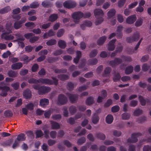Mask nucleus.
<instances>
[{"label": "nucleus", "instance_id": "nucleus-9", "mask_svg": "<svg viewBox=\"0 0 151 151\" xmlns=\"http://www.w3.org/2000/svg\"><path fill=\"white\" fill-rule=\"evenodd\" d=\"M76 5L75 2L72 1H67L63 3V6L67 8L73 7Z\"/></svg>", "mask_w": 151, "mask_h": 151}, {"label": "nucleus", "instance_id": "nucleus-20", "mask_svg": "<svg viewBox=\"0 0 151 151\" xmlns=\"http://www.w3.org/2000/svg\"><path fill=\"white\" fill-rule=\"evenodd\" d=\"M58 44L59 47L62 48H65L66 46V43L65 42L62 40H60L58 41Z\"/></svg>", "mask_w": 151, "mask_h": 151}, {"label": "nucleus", "instance_id": "nucleus-6", "mask_svg": "<svg viewBox=\"0 0 151 151\" xmlns=\"http://www.w3.org/2000/svg\"><path fill=\"white\" fill-rule=\"evenodd\" d=\"M142 135L141 134L139 133H135L133 134L131 137L128 139L127 142H135L137 141V137Z\"/></svg>", "mask_w": 151, "mask_h": 151}, {"label": "nucleus", "instance_id": "nucleus-61", "mask_svg": "<svg viewBox=\"0 0 151 151\" xmlns=\"http://www.w3.org/2000/svg\"><path fill=\"white\" fill-rule=\"evenodd\" d=\"M47 51L46 50H42L40 52L39 54L40 55L45 56V55H46L47 54Z\"/></svg>", "mask_w": 151, "mask_h": 151}, {"label": "nucleus", "instance_id": "nucleus-31", "mask_svg": "<svg viewBox=\"0 0 151 151\" xmlns=\"http://www.w3.org/2000/svg\"><path fill=\"white\" fill-rule=\"evenodd\" d=\"M58 15L57 14H54L51 15L49 17V21L51 22H53L56 20L58 17Z\"/></svg>", "mask_w": 151, "mask_h": 151}, {"label": "nucleus", "instance_id": "nucleus-43", "mask_svg": "<svg viewBox=\"0 0 151 151\" xmlns=\"http://www.w3.org/2000/svg\"><path fill=\"white\" fill-rule=\"evenodd\" d=\"M58 78L60 80H63L68 79V76L64 75H60L58 76Z\"/></svg>", "mask_w": 151, "mask_h": 151}, {"label": "nucleus", "instance_id": "nucleus-3", "mask_svg": "<svg viewBox=\"0 0 151 151\" xmlns=\"http://www.w3.org/2000/svg\"><path fill=\"white\" fill-rule=\"evenodd\" d=\"M52 79L54 81H52L51 80L48 79H40L39 80V83L50 85L53 84L55 85L57 84L58 83L57 80L54 77H52Z\"/></svg>", "mask_w": 151, "mask_h": 151}, {"label": "nucleus", "instance_id": "nucleus-33", "mask_svg": "<svg viewBox=\"0 0 151 151\" xmlns=\"http://www.w3.org/2000/svg\"><path fill=\"white\" fill-rule=\"evenodd\" d=\"M17 74L18 73L17 72L12 70L9 71L8 73V75L9 76L11 77H16Z\"/></svg>", "mask_w": 151, "mask_h": 151}, {"label": "nucleus", "instance_id": "nucleus-46", "mask_svg": "<svg viewBox=\"0 0 151 151\" xmlns=\"http://www.w3.org/2000/svg\"><path fill=\"white\" fill-rule=\"evenodd\" d=\"M98 62L97 60L96 59H93L89 61L88 64L89 65H94L96 64Z\"/></svg>", "mask_w": 151, "mask_h": 151}, {"label": "nucleus", "instance_id": "nucleus-41", "mask_svg": "<svg viewBox=\"0 0 151 151\" xmlns=\"http://www.w3.org/2000/svg\"><path fill=\"white\" fill-rule=\"evenodd\" d=\"M130 117V115L127 113H124L122 115V117L123 119H128Z\"/></svg>", "mask_w": 151, "mask_h": 151}, {"label": "nucleus", "instance_id": "nucleus-44", "mask_svg": "<svg viewBox=\"0 0 151 151\" xmlns=\"http://www.w3.org/2000/svg\"><path fill=\"white\" fill-rule=\"evenodd\" d=\"M64 32V30L63 29H61L59 30L57 33V36L58 37H60L62 36L63 35Z\"/></svg>", "mask_w": 151, "mask_h": 151}, {"label": "nucleus", "instance_id": "nucleus-36", "mask_svg": "<svg viewBox=\"0 0 151 151\" xmlns=\"http://www.w3.org/2000/svg\"><path fill=\"white\" fill-rule=\"evenodd\" d=\"M99 120V117L96 114H94L92 118V122L94 124H96L98 122Z\"/></svg>", "mask_w": 151, "mask_h": 151}, {"label": "nucleus", "instance_id": "nucleus-42", "mask_svg": "<svg viewBox=\"0 0 151 151\" xmlns=\"http://www.w3.org/2000/svg\"><path fill=\"white\" fill-rule=\"evenodd\" d=\"M142 112V110L139 109H136L134 112V116H138L141 114Z\"/></svg>", "mask_w": 151, "mask_h": 151}, {"label": "nucleus", "instance_id": "nucleus-16", "mask_svg": "<svg viewBox=\"0 0 151 151\" xmlns=\"http://www.w3.org/2000/svg\"><path fill=\"white\" fill-rule=\"evenodd\" d=\"M49 101L48 99H40V105L42 107H44L46 106L48 104Z\"/></svg>", "mask_w": 151, "mask_h": 151}, {"label": "nucleus", "instance_id": "nucleus-28", "mask_svg": "<svg viewBox=\"0 0 151 151\" xmlns=\"http://www.w3.org/2000/svg\"><path fill=\"white\" fill-rule=\"evenodd\" d=\"M35 57L34 56H33L32 58V59H29V57L28 56L26 55H23L21 58V60L22 61H26V62H28L30 60H32Z\"/></svg>", "mask_w": 151, "mask_h": 151}, {"label": "nucleus", "instance_id": "nucleus-2", "mask_svg": "<svg viewBox=\"0 0 151 151\" xmlns=\"http://www.w3.org/2000/svg\"><path fill=\"white\" fill-rule=\"evenodd\" d=\"M94 13L96 18L95 24L96 25H98L103 21L102 17L104 15V12L101 9H96L94 11Z\"/></svg>", "mask_w": 151, "mask_h": 151}, {"label": "nucleus", "instance_id": "nucleus-38", "mask_svg": "<svg viewBox=\"0 0 151 151\" xmlns=\"http://www.w3.org/2000/svg\"><path fill=\"white\" fill-rule=\"evenodd\" d=\"M28 82L31 84L39 83V80H36L33 78H30L28 80Z\"/></svg>", "mask_w": 151, "mask_h": 151}, {"label": "nucleus", "instance_id": "nucleus-10", "mask_svg": "<svg viewBox=\"0 0 151 151\" xmlns=\"http://www.w3.org/2000/svg\"><path fill=\"white\" fill-rule=\"evenodd\" d=\"M0 88H1L0 90H1L0 95L3 96H6L7 95V91H10V88L8 86H5L3 87H0Z\"/></svg>", "mask_w": 151, "mask_h": 151}, {"label": "nucleus", "instance_id": "nucleus-37", "mask_svg": "<svg viewBox=\"0 0 151 151\" xmlns=\"http://www.w3.org/2000/svg\"><path fill=\"white\" fill-rule=\"evenodd\" d=\"M142 19L139 18L138 19L135 23V25L136 27H139L142 24Z\"/></svg>", "mask_w": 151, "mask_h": 151}, {"label": "nucleus", "instance_id": "nucleus-59", "mask_svg": "<svg viewBox=\"0 0 151 151\" xmlns=\"http://www.w3.org/2000/svg\"><path fill=\"white\" fill-rule=\"evenodd\" d=\"M85 139L84 137L81 138L78 141L77 143L78 145H81L85 141Z\"/></svg>", "mask_w": 151, "mask_h": 151}, {"label": "nucleus", "instance_id": "nucleus-45", "mask_svg": "<svg viewBox=\"0 0 151 151\" xmlns=\"http://www.w3.org/2000/svg\"><path fill=\"white\" fill-rule=\"evenodd\" d=\"M21 24L19 22H16L14 24V27L16 29H19L21 27Z\"/></svg>", "mask_w": 151, "mask_h": 151}, {"label": "nucleus", "instance_id": "nucleus-50", "mask_svg": "<svg viewBox=\"0 0 151 151\" xmlns=\"http://www.w3.org/2000/svg\"><path fill=\"white\" fill-rule=\"evenodd\" d=\"M119 107L118 106H116L111 108V111L113 112H116L119 111Z\"/></svg>", "mask_w": 151, "mask_h": 151}, {"label": "nucleus", "instance_id": "nucleus-52", "mask_svg": "<svg viewBox=\"0 0 151 151\" xmlns=\"http://www.w3.org/2000/svg\"><path fill=\"white\" fill-rule=\"evenodd\" d=\"M51 25V23H47L43 24L41 26V28L43 29H45L48 28L50 27Z\"/></svg>", "mask_w": 151, "mask_h": 151}, {"label": "nucleus", "instance_id": "nucleus-56", "mask_svg": "<svg viewBox=\"0 0 151 151\" xmlns=\"http://www.w3.org/2000/svg\"><path fill=\"white\" fill-rule=\"evenodd\" d=\"M112 103V101L111 99H108L104 105V107H108L111 105Z\"/></svg>", "mask_w": 151, "mask_h": 151}, {"label": "nucleus", "instance_id": "nucleus-25", "mask_svg": "<svg viewBox=\"0 0 151 151\" xmlns=\"http://www.w3.org/2000/svg\"><path fill=\"white\" fill-rule=\"evenodd\" d=\"M116 13V11L114 9L110 10L107 12V15L109 17L111 18L114 16Z\"/></svg>", "mask_w": 151, "mask_h": 151}, {"label": "nucleus", "instance_id": "nucleus-4", "mask_svg": "<svg viewBox=\"0 0 151 151\" xmlns=\"http://www.w3.org/2000/svg\"><path fill=\"white\" fill-rule=\"evenodd\" d=\"M72 17L74 19V22L75 23H77L79 20V19L82 18L83 16V14L81 12H74L72 15Z\"/></svg>", "mask_w": 151, "mask_h": 151}, {"label": "nucleus", "instance_id": "nucleus-15", "mask_svg": "<svg viewBox=\"0 0 151 151\" xmlns=\"http://www.w3.org/2000/svg\"><path fill=\"white\" fill-rule=\"evenodd\" d=\"M55 34V32L52 29H50L48 31L47 33H44L43 37L44 38H47L49 37L54 36Z\"/></svg>", "mask_w": 151, "mask_h": 151}, {"label": "nucleus", "instance_id": "nucleus-19", "mask_svg": "<svg viewBox=\"0 0 151 151\" xmlns=\"http://www.w3.org/2000/svg\"><path fill=\"white\" fill-rule=\"evenodd\" d=\"M122 27L121 26H119L118 27L116 30L117 37L119 38H121L122 36L121 32L122 29Z\"/></svg>", "mask_w": 151, "mask_h": 151}, {"label": "nucleus", "instance_id": "nucleus-26", "mask_svg": "<svg viewBox=\"0 0 151 151\" xmlns=\"http://www.w3.org/2000/svg\"><path fill=\"white\" fill-rule=\"evenodd\" d=\"M77 54L76 57L73 60L74 62L76 63H78L80 59L81 55V52L80 51H77Z\"/></svg>", "mask_w": 151, "mask_h": 151}, {"label": "nucleus", "instance_id": "nucleus-21", "mask_svg": "<svg viewBox=\"0 0 151 151\" xmlns=\"http://www.w3.org/2000/svg\"><path fill=\"white\" fill-rule=\"evenodd\" d=\"M113 116L111 115H108L106 117V122L108 124H111L113 122Z\"/></svg>", "mask_w": 151, "mask_h": 151}, {"label": "nucleus", "instance_id": "nucleus-35", "mask_svg": "<svg viewBox=\"0 0 151 151\" xmlns=\"http://www.w3.org/2000/svg\"><path fill=\"white\" fill-rule=\"evenodd\" d=\"M11 10L9 6H6L0 10V13L2 14L6 13Z\"/></svg>", "mask_w": 151, "mask_h": 151}, {"label": "nucleus", "instance_id": "nucleus-57", "mask_svg": "<svg viewBox=\"0 0 151 151\" xmlns=\"http://www.w3.org/2000/svg\"><path fill=\"white\" fill-rule=\"evenodd\" d=\"M139 100L140 101V102L142 106H144L145 104V101L144 99L142 97L139 96Z\"/></svg>", "mask_w": 151, "mask_h": 151}, {"label": "nucleus", "instance_id": "nucleus-30", "mask_svg": "<svg viewBox=\"0 0 151 151\" xmlns=\"http://www.w3.org/2000/svg\"><path fill=\"white\" fill-rule=\"evenodd\" d=\"M94 102L93 99L92 97H89L87 99L86 103L87 105H90Z\"/></svg>", "mask_w": 151, "mask_h": 151}, {"label": "nucleus", "instance_id": "nucleus-39", "mask_svg": "<svg viewBox=\"0 0 151 151\" xmlns=\"http://www.w3.org/2000/svg\"><path fill=\"white\" fill-rule=\"evenodd\" d=\"M137 1H135L129 4L128 6V8L129 9H132L135 7L137 4Z\"/></svg>", "mask_w": 151, "mask_h": 151}, {"label": "nucleus", "instance_id": "nucleus-51", "mask_svg": "<svg viewBox=\"0 0 151 151\" xmlns=\"http://www.w3.org/2000/svg\"><path fill=\"white\" fill-rule=\"evenodd\" d=\"M39 37H32L30 39L29 42L31 43H33L37 41Z\"/></svg>", "mask_w": 151, "mask_h": 151}, {"label": "nucleus", "instance_id": "nucleus-24", "mask_svg": "<svg viewBox=\"0 0 151 151\" xmlns=\"http://www.w3.org/2000/svg\"><path fill=\"white\" fill-rule=\"evenodd\" d=\"M106 37L105 36H103L100 38L98 40L97 43L99 45H102L106 41Z\"/></svg>", "mask_w": 151, "mask_h": 151}, {"label": "nucleus", "instance_id": "nucleus-27", "mask_svg": "<svg viewBox=\"0 0 151 151\" xmlns=\"http://www.w3.org/2000/svg\"><path fill=\"white\" fill-rule=\"evenodd\" d=\"M25 135L24 134H21L18 135L17 138V141H23L25 139Z\"/></svg>", "mask_w": 151, "mask_h": 151}, {"label": "nucleus", "instance_id": "nucleus-13", "mask_svg": "<svg viewBox=\"0 0 151 151\" xmlns=\"http://www.w3.org/2000/svg\"><path fill=\"white\" fill-rule=\"evenodd\" d=\"M23 97L26 99L30 98L31 97V94L30 90L27 89L24 91L23 92Z\"/></svg>", "mask_w": 151, "mask_h": 151}, {"label": "nucleus", "instance_id": "nucleus-49", "mask_svg": "<svg viewBox=\"0 0 151 151\" xmlns=\"http://www.w3.org/2000/svg\"><path fill=\"white\" fill-rule=\"evenodd\" d=\"M11 86L14 89L16 90L18 89L19 86V83L16 82L12 84Z\"/></svg>", "mask_w": 151, "mask_h": 151}, {"label": "nucleus", "instance_id": "nucleus-1", "mask_svg": "<svg viewBox=\"0 0 151 151\" xmlns=\"http://www.w3.org/2000/svg\"><path fill=\"white\" fill-rule=\"evenodd\" d=\"M13 28L11 23H7L6 25V32L3 33L1 36L2 39H4L6 40H11L14 39V36L11 35H7V34L12 33V30Z\"/></svg>", "mask_w": 151, "mask_h": 151}, {"label": "nucleus", "instance_id": "nucleus-55", "mask_svg": "<svg viewBox=\"0 0 151 151\" xmlns=\"http://www.w3.org/2000/svg\"><path fill=\"white\" fill-rule=\"evenodd\" d=\"M38 68V65L37 64H34L32 68V71L33 72H35Z\"/></svg>", "mask_w": 151, "mask_h": 151}, {"label": "nucleus", "instance_id": "nucleus-63", "mask_svg": "<svg viewBox=\"0 0 151 151\" xmlns=\"http://www.w3.org/2000/svg\"><path fill=\"white\" fill-rule=\"evenodd\" d=\"M97 137L98 138L103 140L105 138V136L103 134L101 133H99L97 134Z\"/></svg>", "mask_w": 151, "mask_h": 151}, {"label": "nucleus", "instance_id": "nucleus-29", "mask_svg": "<svg viewBox=\"0 0 151 151\" xmlns=\"http://www.w3.org/2000/svg\"><path fill=\"white\" fill-rule=\"evenodd\" d=\"M25 26L29 29L33 28L35 26L34 22H30L26 23Z\"/></svg>", "mask_w": 151, "mask_h": 151}, {"label": "nucleus", "instance_id": "nucleus-53", "mask_svg": "<svg viewBox=\"0 0 151 151\" xmlns=\"http://www.w3.org/2000/svg\"><path fill=\"white\" fill-rule=\"evenodd\" d=\"M107 96V93L105 90H103L102 91L101 93V96L102 99H104L106 98Z\"/></svg>", "mask_w": 151, "mask_h": 151}, {"label": "nucleus", "instance_id": "nucleus-11", "mask_svg": "<svg viewBox=\"0 0 151 151\" xmlns=\"http://www.w3.org/2000/svg\"><path fill=\"white\" fill-rule=\"evenodd\" d=\"M50 90V88L49 87L42 86L39 90V93L40 94H43L48 92Z\"/></svg>", "mask_w": 151, "mask_h": 151}, {"label": "nucleus", "instance_id": "nucleus-22", "mask_svg": "<svg viewBox=\"0 0 151 151\" xmlns=\"http://www.w3.org/2000/svg\"><path fill=\"white\" fill-rule=\"evenodd\" d=\"M92 25V23L91 22L89 21H86L81 26V27L82 29H84L85 26L89 27L91 26Z\"/></svg>", "mask_w": 151, "mask_h": 151}, {"label": "nucleus", "instance_id": "nucleus-7", "mask_svg": "<svg viewBox=\"0 0 151 151\" xmlns=\"http://www.w3.org/2000/svg\"><path fill=\"white\" fill-rule=\"evenodd\" d=\"M67 100L66 97L63 95L60 94L58 96L57 102L58 104H63L66 102Z\"/></svg>", "mask_w": 151, "mask_h": 151}, {"label": "nucleus", "instance_id": "nucleus-32", "mask_svg": "<svg viewBox=\"0 0 151 151\" xmlns=\"http://www.w3.org/2000/svg\"><path fill=\"white\" fill-rule=\"evenodd\" d=\"M56 41L54 39H51L46 42V44L48 45H52L56 43Z\"/></svg>", "mask_w": 151, "mask_h": 151}, {"label": "nucleus", "instance_id": "nucleus-34", "mask_svg": "<svg viewBox=\"0 0 151 151\" xmlns=\"http://www.w3.org/2000/svg\"><path fill=\"white\" fill-rule=\"evenodd\" d=\"M133 68L131 66L127 67L125 70V73L127 74L130 73L133 70Z\"/></svg>", "mask_w": 151, "mask_h": 151}, {"label": "nucleus", "instance_id": "nucleus-54", "mask_svg": "<svg viewBox=\"0 0 151 151\" xmlns=\"http://www.w3.org/2000/svg\"><path fill=\"white\" fill-rule=\"evenodd\" d=\"M33 49V47L29 45L26 46L25 48V50L27 52H29L31 51Z\"/></svg>", "mask_w": 151, "mask_h": 151}, {"label": "nucleus", "instance_id": "nucleus-48", "mask_svg": "<svg viewBox=\"0 0 151 151\" xmlns=\"http://www.w3.org/2000/svg\"><path fill=\"white\" fill-rule=\"evenodd\" d=\"M126 0H119L118 2V6L119 7L123 6L126 2Z\"/></svg>", "mask_w": 151, "mask_h": 151}, {"label": "nucleus", "instance_id": "nucleus-64", "mask_svg": "<svg viewBox=\"0 0 151 151\" xmlns=\"http://www.w3.org/2000/svg\"><path fill=\"white\" fill-rule=\"evenodd\" d=\"M19 142L17 140L15 141L14 142L13 144L12 147L13 149H14L19 146Z\"/></svg>", "mask_w": 151, "mask_h": 151}, {"label": "nucleus", "instance_id": "nucleus-62", "mask_svg": "<svg viewBox=\"0 0 151 151\" xmlns=\"http://www.w3.org/2000/svg\"><path fill=\"white\" fill-rule=\"evenodd\" d=\"M97 54V51L96 50H94L92 51L90 54V56L91 57H94L96 56Z\"/></svg>", "mask_w": 151, "mask_h": 151}, {"label": "nucleus", "instance_id": "nucleus-12", "mask_svg": "<svg viewBox=\"0 0 151 151\" xmlns=\"http://www.w3.org/2000/svg\"><path fill=\"white\" fill-rule=\"evenodd\" d=\"M22 66V63L21 62H19L12 64L11 65V68L15 70L19 69Z\"/></svg>", "mask_w": 151, "mask_h": 151}, {"label": "nucleus", "instance_id": "nucleus-60", "mask_svg": "<svg viewBox=\"0 0 151 151\" xmlns=\"http://www.w3.org/2000/svg\"><path fill=\"white\" fill-rule=\"evenodd\" d=\"M36 133V136L37 137H40L42 136L43 135V134L42 132L40 130H37Z\"/></svg>", "mask_w": 151, "mask_h": 151}, {"label": "nucleus", "instance_id": "nucleus-5", "mask_svg": "<svg viewBox=\"0 0 151 151\" xmlns=\"http://www.w3.org/2000/svg\"><path fill=\"white\" fill-rule=\"evenodd\" d=\"M139 34L138 32H136L133 35L132 37H128L127 39V42L129 43L137 40L139 38Z\"/></svg>", "mask_w": 151, "mask_h": 151}, {"label": "nucleus", "instance_id": "nucleus-47", "mask_svg": "<svg viewBox=\"0 0 151 151\" xmlns=\"http://www.w3.org/2000/svg\"><path fill=\"white\" fill-rule=\"evenodd\" d=\"M28 73V70L26 69H22L19 72L20 75L21 76H24L27 74Z\"/></svg>", "mask_w": 151, "mask_h": 151}, {"label": "nucleus", "instance_id": "nucleus-17", "mask_svg": "<svg viewBox=\"0 0 151 151\" xmlns=\"http://www.w3.org/2000/svg\"><path fill=\"white\" fill-rule=\"evenodd\" d=\"M115 41L116 40H112L109 43L107 47L109 50L112 51L114 49L115 47L114 44Z\"/></svg>", "mask_w": 151, "mask_h": 151}, {"label": "nucleus", "instance_id": "nucleus-40", "mask_svg": "<svg viewBox=\"0 0 151 151\" xmlns=\"http://www.w3.org/2000/svg\"><path fill=\"white\" fill-rule=\"evenodd\" d=\"M68 96L70 101L72 102H75L76 101L77 98V96H76L72 95L71 94H70L68 95Z\"/></svg>", "mask_w": 151, "mask_h": 151}, {"label": "nucleus", "instance_id": "nucleus-18", "mask_svg": "<svg viewBox=\"0 0 151 151\" xmlns=\"http://www.w3.org/2000/svg\"><path fill=\"white\" fill-rule=\"evenodd\" d=\"M51 128L52 129H57L60 128V124L51 121Z\"/></svg>", "mask_w": 151, "mask_h": 151}, {"label": "nucleus", "instance_id": "nucleus-14", "mask_svg": "<svg viewBox=\"0 0 151 151\" xmlns=\"http://www.w3.org/2000/svg\"><path fill=\"white\" fill-rule=\"evenodd\" d=\"M122 60L121 59L116 58L114 60L111 61L109 62V65L112 66H114L120 63Z\"/></svg>", "mask_w": 151, "mask_h": 151}, {"label": "nucleus", "instance_id": "nucleus-23", "mask_svg": "<svg viewBox=\"0 0 151 151\" xmlns=\"http://www.w3.org/2000/svg\"><path fill=\"white\" fill-rule=\"evenodd\" d=\"M53 110L52 109H50L48 111H45L44 115L45 118H49L51 114L53 112Z\"/></svg>", "mask_w": 151, "mask_h": 151}, {"label": "nucleus", "instance_id": "nucleus-58", "mask_svg": "<svg viewBox=\"0 0 151 151\" xmlns=\"http://www.w3.org/2000/svg\"><path fill=\"white\" fill-rule=\"evenodd\" d=\"M10 52L9 51H7L6 52L4 53L2 55L3 58H7L10 54Z\"/></svg>", "mask_w": 151, "mask_h": 151}, {"label": "nucleus", "instance_id": "nucleus-8", "mask_svg": "<svg viewBox=\"0 0 151 151\" xmlns=\"http://www.w3.org/2000/svg\"><path fill=\"white\" fill-rule=\"evenodd\" d=\"M137 19L135 15L134 14L128 17L126 19V22L129 24L133 23Z\"/></svg>", "mask_w": 151, "mask_h": 151}]
</instances>
